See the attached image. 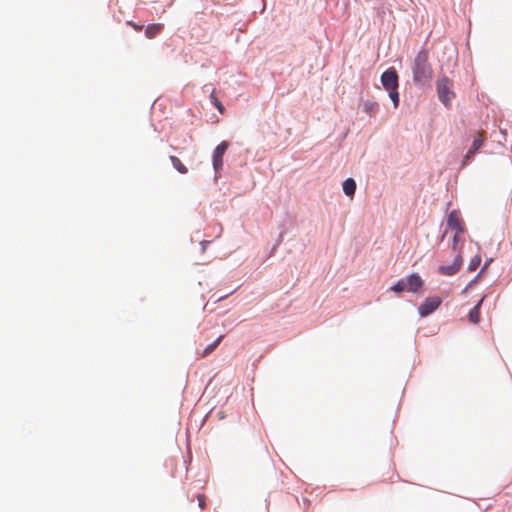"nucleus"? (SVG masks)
<instances>
[{"label":"nucleus","instance_id":"12","mask_svg":"<svg viewBox=\"0 0 512 512\" xmlns=\"http://www.w3.org/2000/svg\"><path fill=\"white\" fill-rule=\"evenodd\" d=\"M483 302V298H481L478 303L469 311L468 318L470 322L476 324L480 320V306Z\"/></svg>","mask_w":512,"mask_h":512},{"label":"nucleus","instance_id":"23","mask_svg":"<svg viewBox=\"0 0 512 512\" xmlns=\"http://www.w3.org/2000/svg\"><path fill=\"white\" fill-rule=\"evenodd\" d=\"M214 104H215V106H216L217 110H218L220 113H223V112H224L225 108H224L223 104H222L219 100L215 99Z\"/></svg>","mask_w":512,"mask_h":512},{"label":"nucleus","instance_id":"16","mask_svg":"<svg viewBox=\"0 0 512 512\" xmlns=\"http://www.w3.org/2000/svg\"><path fill=\"white\" fill-rule=\"evenodd\" d=\"M222 338L223 336H219L212 343L208 344L203 351V356L205 357L212 353L216 349V347L221 343Z\"/></svg>","mask_w":512,"mask_h":512},{"label":"nucleus","instance_id":"3","mask_svg":"<svg viewBox=\"0 0 512 512\" xmlns=\"http://www.w3.org/2000/svg\"><path fill=\"white\" fill-rule=\"evenodd\" d=\"M452 80L446 76H440L436 81V91L439 101L446 107L450 108L455 92L452 90Z\"/></svg>","mask_w":512,"mask_h":512},{"label":"nucleus","instance_id":"18","mask_svg":"<svg viewBox=\"0 0 512 512\" xmlns=\"http://www.w3.org/2000/svg\"><path fill=\"white\" fill-rule=\"evenodd\" d=\"M462 263H463V258L460 254V252L455 256L454 258V261H453V265L458 269L460 270L461 266H462Z\"/></svg>","mask_w":512,"mask_h":512},{"label":"nucleus","instance_id":"25","mask_svg":"<svg viewBox=\"0 0 512 512\" xmlns=\"http://www.w3.org/2000/svg\"><path fill=\"white\" fill-rule=\"evenodd\" d=\"M210 243H211V241H208V240H203L200 242L202 252L205 251L207 245H209Z\"/></svg>","mask_w":512,"mask_h":512},{"label":"nucleus","instance_id":"20","mask_svg":"<svg viewBox=\"0 0 512 512\" xmlns=\"http://www.w3.org/2000/svg\"><path fill=\"white\" fill-rule=\"evenodd\" d=\"M458 242H459V234H454L452 237V250L457 251L458 249Z\"/></svg>","mask_w":512,"mask_h":512},{"label":"nucleus","instance_id":"4","mask_svg":"<svg viewBox=\"0 0 512 512\" xmlns=\"http://www.w3.org/2000/svg\"><path fill=\"white\" fill-rule=\"evenodd\" d=\"M229 146L230 143L224 140L220 142L213 150L212 166L215 171V178L221 175V170L223 169V158Z\"/></svg>","mask_w":512,"mask_h":512},{"label":"nucleus","instance_id":"24","mask_svg":"<svg viewBox=\"0 0 512 512\" xmlns=\"http://www.w3.org/2000/svg\"><path fill=\"white\" fill-rule=\"evenodd\" d=\"M128 25L132 26L136 31H141L143 29V25H138L133 21H129Z\"/></svg>","mask_w":512,"mask_h":512},{"label":"nucleus","instance_id":"5","mask_svg":"<svg viewBox=\"0 0 512 512\" xmlns=\"http://www.w3.org/2000/svg\"><path fill=\"white\" fill-rule=\"evenodd\" d=\"M380 82L385 90L399 88V74L394 67L384 70L380 76Z\"/></svg>","mask_w":512,"mask_h":512},{"label":"nucleus","instance_id":"13","mask_svg":"<svg viewBox=\"0 0 512 512\" xmlns=\"http://www.w3.org/2000/svg\"><path fill=\"white\" fill-rule=\"evenodd\" d=\"M170 161L173 165V167L180 173V174H186L188 172L187 167L181 162V160L174 155H171Z\"/></svg>","mask_w":512,"mask_h":512},{"label":"nucleus","instance_id":"6","mask_svg":"<svg viewBox=\"0 0 512 512\" xmlns=\"http://www.w3.org/2000/svg\"><path fill=\"white\" fill-rule=\"evenodd\" d=\"M442 303V298L439 296L427 297L418 307V313L421 317H427L436 311Z\"/></svg>","mask_w":512,"mask_h":512},{"label":"nucleus","instance_id":"17","mask_svg":"<svg viewBox=\"0 0 512 512\" xmlns=\"http://www.w3.org/2000/svg\"><path fill=\"white\" fill-rule=\"evenodd\" d=\"M481 264V257L479 255H475L469 262L467 270L469 272L475 271Z\"/></svg>","mask_w":512,"mask_h":512},{"label":"nucleus","instance_id":"9","mask_svg":"<svg viewBox=\"0 0 512 512\" xmlns=\"http://www.w3.org/2000/svg\"><path fill=\"white\" fill-rule=\"evenodd\" d=\"M357 184L356 181L349 177L346 178L342 183V189L346 196L353 197L356 192Z\"/></svg>","mask_w":512,"mask_h":512},{"label":"nucleus","instance_id":"26","mask_svg":"<svg viewBox=\"0 0 512 512\" xmlns=\"http://www.w3.org/2000/svg\"><path fill=\"white\" fill-rule=\"evenodd\" d=\"M282 239H283V233L281 232V233L279 234V238H278V239H277V241H276V244L274 245V248H275L276 246H278V245L282 242Z\"/></svg>","mask_w":512,"mask_h":512},{"label":"nucleus","instance_id":"10","mask_svg":"<svg viewBox=\"0 0 512 512\" xmlns=\"http://www.w3.org/2000/svg\"><path fill=\"white\" fill-rule=\"evenodd\" d=\"M164 28L162 23H152L146 26L145 28V36L147 38H153L157 34H159Z\"/></svg>","mask_w":512,"mask_h":512},{"label":"nucleus","instance_id":"1","mask_svg":"<svg viewBox=\"0 0 512 512\" xmlns=\"http://www.w3.org/2000/svg\"><path fill=\"white\" fill-rule=\"evenodd\" d=\"M411 69L415 86L423 89L430 84L434 72L429 62V51L427 49H422L418 52Z\"/></svg>","mask_w":512,"mask_h":512},{"label":"nucleus","instance_id":"15","mask_svg":"<svg viewBox=\"0 0 512 512\" xmlns=\"http://www.w3.org/2000/svg\"><path fill=\"white\" fill-rule=\"evenodd\" d=\"M386 91L388 92V96L393 103V107L395 109L398 108L399 103H400V95H399L398 88L387 89Z\"/></svg>","mask_w":512,"mask_h":512},{"label":"nucleus","instance_id":"21","mask_svg":"<svg viewBox=\"0 0 512 512\" xmlns=\"http://www.w3.org/2000/svg\"><path fill=\"white\" fill-rule=\"evenodd\" d=\"M197 499H198V505L200 507V509H204V506H205V496L202 495V494H198L197 495Z\"/></svg>","mask_w":512,"mask_h":512},{"label":"nucleus","instance_id":"22","mask_svg":"<svg viewBox=\"0 0 512 512\" xmlns=\"http://www.w3.org/2000/svg\"><path fill=\"white\" fill-rule=\"evenodd\" d=\"M492 261H493V259H492V258H488V259L485 261L484 265L481 267L480 272L484 273V272L488 269V267L490 266V264L492 263Z\"/></svg>","mask_w":512,"mask_h":512},{"label":"nucleus","instance_id":"8","mask_svg":"<svg viewBox=\"0 0 512 512\" xmlns=\"http://www.w3.org/2000/svg\"><path fill=\"white\" fill-rule=\"evenodd\" d=\"M483 144H484V138H483L482 134L477 133L474 136L471 147L468 149V151L466 152V154L463 157V161H462L463 165H466L472 161L475 153L483 146Z\"/></svg>","mask_w":512,"mask_h":512},{"label":"nucleus","instance_id":"7","mask_svg":"<svg viewBox=\"0 0 512 512\" xmlns=\"http://www.w3.org/2000/svg\"><path fill=\"white\" fill-rule=\"evenodd\" d=\"M447 229L454 230L456 234H463L466 231L465 225L460 218L458 210H452L447 215Z\"/></svg>","mask_w":512,"mask_h":512},{"label":"nucleus","instance_id":"14","mask_svg":"<svg viewBox=\"0 0 512 512\" xmlns=\"http://www.w3.org/2000/svg\"><path fill=\"white\" fill-rule=\"evenodd\" d=\"M458 269L453 265H440L438 267V273L441 275L453 276L458 273Z\"/></svg>","mask_w":512,"mask_h":512},{"label":"nucleus","instance_id":"2","mask_svg":"<svg viewBox=\"0 0 512 512\" xmlns=\"http://www.w3.org/2000/svg\"><path fill=\"white\" fill-rule=\"evenodd\" d=\"M424 287L425 282L422 277L418 273L412 272L407 276L400 278L389 288V291H393L397 295H401L403 292L419 294L424 292Z\"/></svg>","mask_w":512,"mask_h":512},{"label":"nucleus","instance_id":"27","mask_svg":"<svg viewBox=\"0 0 512 512\" xmlns=\"http://www.w3.org/2000/svg\"><path fill=\"white\" fill-rule=\"evenodd\" d=\"M446 233H447V230H445V231L443 232V234L441 235V238H440V240H441V241H443V240H444V238H445V236H446Z\"/></svg>","mask_w":512,"mask_h":512},{"label":"nucleus","instance_id":"11","mask_svg":"<svg viewBox=\"0 0 512 512\" xmlns=\"http://www.w3.org/2000/svg\"><path fill=\"white\" fill-rule=\"evenodd\" d=\"M379 110V104L376 101L367 100L363 103V111L369 116H375Z\"/></svg>","mask_w":512,"mask_h":512},{"label":"nucleus","instance_id":"19","mask_svg":"<svg viewBox=\"0 0 512 512\" xmlns=\"http://www.w3.org/2000/svg\"><path fill=\"white\" fill-rule=\"evenodd\" d=\"M482 274L483 273L479 271V273L468 283V285L463 289L462 292L465 293L469 288H471L478 281Z\"/></svg>","mask_w":512,"mask_h":512}]
</instances>
